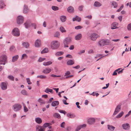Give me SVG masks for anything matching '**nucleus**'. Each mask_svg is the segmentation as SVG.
Segmentation results:
<instances>
[{"instance_id": "obj_1", "label": "nucleus", "mask_w": 131, "mask_h": 131, "mask_svg": "<svg viewBox=\"0 0 131 131\" xmlns=\"http://www.w3.org/2000/svg\"><path fill=\"white\" fill-rule=\"evenodd\" d=\"M60 44L59 42L56 40H54L51 42L50 46L52 49L55 50L59 47Z\"/></svg>"}, {"instance_id": "obj_2", "label": "nucleus", "mask_w": 131, "mask_h": 131, "mask_svg": "<svg viewBox=\"0 0 131 131\" xmlns=\"http://www.w3.org/2000/svg\"><path fill=\"white\" fill-rule=\"evenodd\" d=\"M72 41V38L70 37H66L63 41L64 47H68V45Z\"/></svg>"}, {"instance_id": "obj_3", "label": "nucleus", "mask_w": 131, "mask_h": 131, "mask_svg": "<svg viewBox=\"0 0 131 131\" xmlns=\"http://www.w3.org/2000/svg\"><path fill=\"white\" fill-rule=\"evenodd\" d=\"M90 37L91 40L95 41L97 38L100 37V36L97 34L93 33L90 34Z\"/></svg>"}, {"instance_id": "obj_4", "label": "nucleus", "mask_w": 131, "mask_h": 131, "mask_svg": "<svg viewBox=\"0 0 131 131\" xmlns=\"http://www.w3.org/2000/svg\"><path fill=\"white\" fill-rule=\"evenodd\" d=\"M109 41L107 39H102L100 41L99 43L100 46H103L108 44Z\"/></svg>"}, {"instance_id": "obj_5", "label": "nucleus", "mask_w": 131, "mask_h": 131, "mask_svg": "<svg viewBox=\"0 0 131 131\" xmlns=\"http://www.w3.org/2000/svg\"><path fill=\"white\" fill-rule=\"evenodd\" d=\"M13 107L14 111L17 112L19 111L21 109V106L19 104H16L13 106Z\"/></svg>"}, {"instance_id": "obj_6", "label": "nucleus", "mask_w": 131, "mask_h": 131, "mask_svg": "<svg viewBox=\"0 0 131 131\" xmlns=\"http://www.w3.org/2000/svg\"><path fill=\"white\" fill-rule=\"evenodd\" d=\"M12 34L14 36H19L20 35V32L18 29L17 28H14L12 31Z\"/></svg>"}, {"instance_id": "obj_7", "label": "nucleus", "mask_w": 131, "mask_h": 131, "mask_svg": "<svg viewBox=\"0 0 131 131\" xmlns=\"http://www.w3.org/2000/svg\"><path fill=\"white\" fill-rule=\"evenodd\" d=\"M24 17L21 16L19 15L18 16L17 19V23L18 24H22L24 21Z\"/></svg>"}, {"instance_id": "obj_8", "label": "nucleus", "mask_w": 131, "mask_h": 131, "mask_svg": "<svg viewBox=\"0 0 131 131\" xmlns=\"http://www.w3.org/2000/svg\"><path fill=\"white\" fill-rule=\"evenodd\" d=\"M6 56L5 55H3L1 56L0 58V64H3L5 65V62L6 60Z\"/></svg>"}, {"instance_id": "obj_9", "label": "nucleus", "mask_w": 131, "mask_h": 131, "mask_svg": "<svg viewBox=\"0 0 131 131\" xmlns=\"http://www.w3.org/2000/svg\"><path fill=\"white\" fill-rule=\"evenodd\" d=\"M1 89L3 90H6L7 89V85L5 82H1Z\"/></svg>"}, {"instance_id": "obj_10", "label": "nucleus", "mask_w": 131, "mask_h": 131, "mask_svg": "<svg viewBox=\"0 0 131 131\" xmlns=\"http://www.w3.org/2000/svg\"><path fill=\"white\" fill-rule=\"evenodd\" d=\"M95 119L94 118H89L88 121V123L91 125L93 124L95 122Z\"/></svg>"}, {"instance_id": "obj_11", "label": "nucleus", "mask_w": 131, "mask_h": 131, "mask_svg": "<svg viewBox=\"0 0 131 131\" xmlns=\"http://www.w3.org/2000/svg\"><path fill=\"white\" fill-rule=\"evenodd\" d=\"M121 107V104L118 105L115 108V115L118 113L120 111Z\"/></svg>"}, {"instance_id": "obj_12", "label": "nucleus", "mask_w": 131, "mask_h": 131, "mask_svg": "<svg viewBox=\"0 0 131 131\" xmlns=\"http://www.w3.org/2000/svg\"><path fill=\"white\" fill-rule=\"evenodd\" d=\"M122 127L125 130L128 129L130 127L129 124L128 123L123 124L122 125Z\"/></svg>"}, {"instance_id": "obj_13", "label": "nucleus", "mask_w": 131, "mask_h": 131, "mask_svg": "<svg viewBox=\"0 0 131 131\" xmlns=\"http://www.w3.org/2000/svg\"><path fill=\"white\" fill-rule=\"evenodd\" d=\"M68 12L69 13H73L74 11V9L73 7L70 6L67 9Z\"/></svg>"}, {"instance_id": "obj_14", "label": "nucleus", "mask_w": 131, "mask_h": 131, "mask_svg": "<svg viewBox=\"0 0 131 131\" xmlns=\"http://www.w3.org/2000/svg\"><path fill=\"white\" fill-rule=\"evenodd\" d=\"M22 45L24 47L26 48L29 47V43L26 42H23L22 43Z\"/></svg>"}, {"instance_id": "obj_15", "label": "nucleus", "mask_w": 131, "mask_h": 131, "mask_svg": "<svg viewBox=\"0 0 131 131\" xmlns=\"http://www.w3.org/2000/svg\"><path fill=\"white\" fill-rule=\"evenodd\" d=\"M41 45V43L40 40H37L35 42V46L36 47H39Z\"/></svg>"}, {"instance_id": "obj_16", "label": "nucleus", "mask_w": 131, "mask_h": 131, "mask_svg": "<svg viewBox=\"0 0 131 131\" xmlns=\"http://www.w3.org/2000/svg\"><path fill=\"white\" fill-rule=\"evenodd\" d=\"M36 131H44V129L42 126H36Z\"/></svg>"}, {"instance_id": "obj_17", "label": "nucleus", "mask_w": 131, "mask_h": 131, "mask_svg": "<svg viewBox=\"0 0 131 131\" xmlns=\"http://www.w3.org/2000/svg\"><path fill=\"white\" fill-rule=\"evenodd\" d=\"M72 20L73 21H76L78 22H80L81 20V18L78 16H76L75 17L73 18Z\"/></svg>"}, {"instance_id": "obj_18", "label": "nucleus", "mask_w": 131, "mask_h": 131, "mask_svg": "<svg viewBox=\"0 0 131 131\" xmlns=\"http://www.w3.org/2000/svg\"><path fill=\"white\" fill-rule=\"evenodd\" d=\"M28 10V6L26 5H24V7L23 12L24 14H26L27 13Z\"/></svg>"}, {"instance_id": "obj_19", "label": "nucleus", "mask_w": 131, "mask_h": 131, "mask_svg": "<svg viewBox=\"0 0 131 131\" xmlns=\"http://www.w3.org/2000/svg\"><path fill=\"white\" fill-rule=\"evenodd\" d=\"M35 121L36 122L39 124H41L42 122L41 119L40 117H37L35 118Z\"/></svg>"}, {"instance_id": "obj_20", "label": "nucleus", "mask_w": 131, "mask_h": 131, "mask_svg": "<svg viewBox=\"0 0 131 131\" xmlns=\"http://www.w3.org/2000/svg\"><path fill=\"white\" fill-rule=\"evenodd\" d=\"M59 104V102L58 101H54L51 104V105L53 107H55L58 105Z\"/></svg>"}, {"instance_id": "obj_21", "label": "nucleus", "mask_w": 131, "mask_h": 131, "mask_svg": "<svg viewBox=\"0 0 131 131\" xmlns=\"http://www.w3.org/2000/svg\"><path fill=\"white\" fill-rule=\"evenodd\" d=\"M51 69H50L46 68L43 71V72L45 74L49 73L51 72Z\"/></svg>"}, {"instance_id": "obj_22", "label": "nucleus", "mask_w": 131, "mask_h": 131, "mask_svg": "<svg viewBox=\"0 0 131 131\" xmlns=\"http://www.w3.org/2000/svg\"><path fill=\"white\" fill-rule=\"evenodd\" d=\"M82 37V35L81 34H79L75 37V39L77 40H80Z\"/></svg>"}, {"instance_id": "obj_23", "label": "nucleus", "mask_w": 131, "mask_h": 131, "mask_svg": "<svg viewBox=\"0 0 131 131\" xmlns=\"http://www.w3.org/2000/svg\"><path fill=\"white\" fill-rule=\"evenodd\" d=\"M102 5V4L99 2L95 1L94 4V6L95 7H99Z\"/></svg>"}, {"instance_id": "obj_24", "label": "nucleus", "mask_w": 131, "mask_h": 131, "mask_svg": "<svg viewBox=\"0 0 131 131\" xmlns=\"http://www.w3.org/2000/svg\"><path fill=\"white\" fill-rule=\"evenodd\" d=\"M45 92L47 93H49V92H50L51 94H53V91L52 90L49 88L46 89L45 90Z\"/></svg>"}, {"instance_id": "obj_25", "label": "nucleus", "mask_w": 131, "mask_h": 131, "mask_svg": "<svg viewBox=\"0 0 131 131\" xmlns=\"http://www.w3.org/2000/svg\"><path fill=\"white\" fill-rule=\"evenodd\" d=\"M108 129L111 131H113L115 129V127L112 125H108Z\"/></svg>"}, {"instance_id": "obj_26", "label": "nucleus", "mask_w": 131, "mask_h": 131, "mask_svg": "<svg viewBox=\"0 0 131 131\" xmlns=\"http://www.w3.org/2000/svg\"><path fill=\"white\" fill-rule=\"evenodd\" d=\"M124 113L123 111L121 112L118 115L116 116V117L117 118H121L124 114Z\"/></svg>"}, {"instance_id": "obj_27", "label": "nucleus", "mask_w": 131, "mask_h": 131, "mask_svg": "<svg viewBox=\"0 0 131 131\" xmlns=\"http://www.w3.org/2000/svg\"><path fill=\"white\" fill-rule=\"evenodd\" d=\"M60 19L62 22H64L66 20V17L65 16H62L60 17Z\"/></svg>"}, {"instance_id": "obj_28", "label": "nucleus", "mask_w": 131, "mask_h": 131, "mask_svg": "<svg viewBox=\"0 0 131 131\" xmlns=\"http://www.w3.org/2000/svg\"><path fill=\"white\" fill-rule=\"evenodd\" d=\"M63 53L64 52L63 51H58L56 52L55 54L56 56H59L63 55Z\"/></svg>"}, {"instance_id": "obj_29", "label": "nucleus", "mask_w": 131, "mask_h": 131, "mask_svg": "<svg viewBox=\"0 0 131 131\" xmlns=\"http://www.w3.org/2000/svg\"><path fill=\"white\" fill-rule=\"evenodd\" d=\"M19 57L18 55L12 57V61L13 62H14L17 60Z\"/></svg>"}, {"instance_id": "obj_30", "label": "nucleus", "mask_w": 131, "mask_h": 131, "mask_svg": "<svg viewBox=\"0 0 131 131\" xmlns=\"http://www.w3.org/2000/svg\"><path fill=\"white\" fill-rule=\"evenodd\" d=\"M25 27L26 28H28L30 26V22H27L24 23Z\"/></svg>"}, {"instance_id": "obj_31", "label": "nucleus", "mask_w": 131, "mask_h": 131, "mask_svg": "<svg viewBox=\"0 0 131 131\" xmlns=\"http://www.w3.org/2000/svg\"><path fill=\"white\" fill-rule=\"evenodd\" d=\"M54 117L57 118L58 119L61 118V116L58 113H55L53 115Z\"/></svg>"}, {"instance_id": "obj_32", "label": "nucleus", "mask_w": 131, "mask_h": 131, "mask_svg": "<svg viewBox=\"0 0 131 131\" xmlns=\"http://www.w3.org/2000/svg\"><path fill=\"white\" fill-rule=\"evenodd\" d=\"M5 6V5L4 4L3 1H0V8L3 9Z\"/></svg>"}, {"instance_id": "obj_33", "label": "nucleus", "mask_w": 131, "mask_h": 131, "mask_svg": "<svg viewBox=\"0 0 131 131\" xmlns=\"http://www.w3.org/2000/svg\"><path fill=\"white\" fill-rule=\"evenodd\" d=\"M67 63L68 65H72L74 64V62L73 60H70L67 61Z\"/></svg>"}, {"instance_id": "obj_34", "label": "nucleus", "mask_w": 131, "mask_h": 131, "mask_svg": "<svg viewBox=\"0 0 131 131\" xmlns=\"http://www.w3.org/2000/svg\"><path fill=\"white\" fill-rule=\"evenodd\" d=\"M48 52V49L47 48H46L43 49L41 52V54L46 53Z\"/></svg>"}, {"instance_id": "obj_35", "label": "nucleus", "mask_w": 131, "mask_h": 131, "mask_svg": "<svg viewBox=\"0 0 131 131\" xmlns=\"http://www.w3.org/2000/svg\"><path fill=\"white\" fill-rule=\"evenodd\" d=\"M10 51L13 52H14L15 51L16 49L13 46H11L9 48Z\"/></svg>"}, {"instance_id": "obj_36", "label": "nucleus", "mask_w": 131, "mask_h": 131, "mask_svg": "<svg viewBox=\"0 0 131 131\" xmlns=\"http://www.w3.org/2000/svg\"><path fill=\"white\" fill-rule=\"evenodd\" d=\"M52 62L51 61H48L46 62H44L43 65L45 66H48L52 64Z\"/></svg>"}, {"instance_id": "obj_37", "label": "nucleus", "mask_w": 131, "mask_h": 131, "mask_svg": "<svg viewBox=\"0 0 131 131\" xmlns=\"http://www.w3.org/2000/svg\"><path fill=\"white\" fill-rule=\"evenodd\" d=\"M51 123H45L43 125V126H42L43 127V128L44 129L45 128H46L47 127H48L50 125H51Z\"/></svg>"}, {"instance_id": "obj_38", "label": "nucleus", "mask_w": 131, "mask_h": 131, "mask_svg": "<svg viewBox=\"0 0 131 131\" xmlns=\"http://www.w3.org/2000/svg\"><path fill=\"white\" fill-rule=\"evenodd\" d=\"M21 93L24 95H28L27 92L25 90H22L21 91Z\"/></svg>"}, {"instance_id": "obj_39", "label": "nucleus", "mask_w": 131, "mask_h": 131, "mask_svg": "<svg viewBox=\"0 0 131 131\" xmlns=\"http://www.w3.org/2000/svg\"><path fill=\"white\" fill-rule=\"evenodd\" d=\"M67 116L68 117L71 118H73L75 117V115L74 114H68Z\"/></svg>"}, {"instance_id": "obj_40", "label": "nucleus", "mask_w": 131, "mask_h": 131, "mask_svg": "<svg viewBox=\"0 0 131 131\" xmlns=\"http://www.w3.org/2000/svg\"><path fill=\"white\" fill-rule=\"evenodd\" d=\"M51 9L53 10L56 11L59 10L58 7L56 6H52L51 7Z\"/></svg>"}, {"instance_id": "obj_41", "label": "nucleus", "mask_w": 131, "mask_h": 131, "mask_svg": "<svg viewBox=\"0 0 131 131\" xmlns=\"http://www.w3.org/2000/svg\"><path fill=\"white\" fill-rule=\"evenodd\" d=\"M7 77L8 79L14 81V78L12 75H9Z\"/></svg>"}, {"instance_id": "obj_42", "label": "nucleus", "mask_w": 131, "mask_h": 131, "mask_svg": "<svg viewBox=\"0 0 131 131\" xmlns=\"http://www.w3.org/2000/svg\"><path fill=\"white\" fill-rule=\"evenodd\" d=\"M60 30L62 33L65 32L66 31V30L63 27H60Z\"/></svg>"}, {"instance_id": "obj_43", "label": "nucleus", "mask_w": 131, "mask_h": 131, "mask_svg": "<svg viewBox=\"0 0 131 131\" xmlns=\"http://www.w3.org/2000/svg\"><path fill=\"white\" fill-rule=\"evenodd\" d=\"M60 36V34L59 32H56L54 34V36L55 37H59Z\"/></svg>"}, {"instance_id": "obj_44", "label": "nucleus", "mask_w": 131, "mask_h": 131, "mask_svg": "<svg viewBox=\"0 0 131 131\" xmlns=\"http://www.w3.org/2000/svg\"><path fill=\"white\" fill-rule=\"evenodd\" d=\"M46 76L44 75H38L37 76V78H40L42 79H45L46 78Z\"/></svg>"}, {"instance_id": "obj_45", "label": "nucleus", "mask_w": 131, "mask_h": 131, "mask_svg": "<svg viewBox=\"0 0 131 131\" xmlns=\"http://www.w3.org/2000/svg\"><path fill=\"white\" fill-rule=\"evenodd\" d=\"M46 59V58H42L40 57L38 59V61L40 62H41L44 61V60Z\"/></svg>"}, {"instance_id": "obj_46", "label": "nucleus", "mask_w": 131, "mask_h": 131, "mask_svg": "<svg viewBox=\"0 0 131 131\" xmlns=\"http://www.w3.org/2000/svg\"><path fill=\"white\" fill-rule=\"evenodd\" d=\"M38 101L42 104H44L45 103V101L41 98H39L38 100Z\"/></svg>"}, {"instance_id": "obj_47", "label": "nucleus", "mask_w": 131, "mask_h": 131, "mask_svg": "<svg viewBox=\"0 0 131 131\" xmlns=\"http://www.w3.org/2000/svg\"><path fill=\"white\" fill-rule=\"evenodd\" d=\"M83 27L79 25L75 27V28L76 29L78 30L82 28Z\"/></svg>"}, {"instance_id": "obj_48", "label": "nucleus", "mask_w": 131, "mask_h": 131, "mask_svg": "<svg viewBox=\"0 0 131 131\" xmlns=\"http://www.w3.org/2000/svg\"><path fill=\"white\" fill-rule=\"evenodd\" d=\"M127 29L129 30H131V23L129 24L127 26Z\"/></svg>"}, {"instance_id": "obj_49", "label": "nucleus", "mask_w": 131, "mask_h": 131, "mask_svg": "<svg viewBox=\"0 0 131 131\" xmlns=\"http://www.w3.org/2000/svg\"><path fill=\"white\" fill-rule=\"evenodd\" d=\"M71 74V72L70 71H67L65 73L64 76H68Z\"/></svg>"}, {"instance_id": "obj_50", "label": "nucleus", "mask_w": 131, "mask_h": 131, "mask_svg": "<svg viewBox=\"0 0 131 131\" xmlns=\"http://www.w3.org/2000/svg\"><path fill=\"white\" fill-rule=\"evenodd\" d=\"M85 52V50H81V51H79L78 52V54L80 55L83 53H84Z\"/></svg>"}, {"instance_id": "obj_51", "label": "nucleus", "mask_w": 131, "mask_h": 131, "mask_svg": "<svg viewBox=\"0 0 131 131\" xmlns=\"http://www.w3.org/2000/svg\"><path fill=\"white\" fill-rule=\"evenodd\" d=\"M25 57H26V58L27 57V56L26 54H24L22 55L21 59H24Z\"/></svg>"}, {"instance_id": "obj_52", "label": "nucleus", "mask_w": 131, "mask_h": 131, "mask_svg": "<svg viewBox=\"0 0 131 131\" xmlns=\"http://www.w3.org/2000/svg\"><path fill=\"white\" fill-rule=\"evenodd\" d=\"M84 22L85 24L87 25H89L90 24V21L88 20H85Z\"/></svg>"}, {"instance_id": "obj_53", "label": "nucleus", "mask_w": 131, "mask_h": 131, "mask_svg": "<svg viewBox=\"0 0 131 131\" xmlns=\"http://www.w3.org/2000/svg\"><path fill=\"white\" fill-rule=\"evenodd\" d=\"M26 79L28 84L30 85L31 84V83L30 82V80L29 78H27Z\"/></svg>"}, {"instance_id": "obj_54", "label": "nucleus", "mask_w": 131, "mask_h": 131, "mask_svg": "<svg viewBox=\"0 0 131 131\" xmlns=\"http://www.w3.org/2000/svg\"><path fill=\"white\" fill-rule=\"evenodd\" d=\"M123 5H122L119 8V9H118L117 11L116 12H119L123 8Z\"/></svg>"}, {"instance_id": "obj_55", "label": "nucleus", "mask_w": 131, "mask_h": 131, "mask_svg": "<svg viewBox=\"0 0 131 131\" xmlns=\"http://www.w3.org/2000/svg\"><path fill=\"white\" fill-rule=\"evenodd\" d=\"M28 110L25 106H24V111L25 112H26L28 111Z\"/></svg>"}, {"instance_id": "obj_56", "label": "nucleus", "mask_w": 131, "mask_h": 131, "mask_svg": "<svg viewBox=\"0 0 131 131\" xmlns=\"http://www.w3.org/2000/svg\"><path fill=\"white\" fill-rule=\"evenodd\" d=\"M32 26L34 27L35 29H36V25L35 23H33L31 24Z\"/></svg>"}, {"instance_id": "obj_57", "label": "nucleus", "mask_w": 131, "mask_h": 131, "mask_svg": "<svg viewBox=\"0 0 131 131\" xmlns=\"http://www.w3.org/2000/svg\"><path fill=\"white\" fill-rule=\"evenodd\" d=\"M65 124V123L64 122H62L60 125V126L61 127L64 128V125Z\"/></svg>"}, {"instance_id": "obj_58", "label": "nucleus", "mask_w": 131, "mask_h": 131, "mask_svg": "<svg viewBox=\"0 0 131 131\" xmlns=\"http://www.w3.org/2000/svg\"><path fill=\"white\" fill-rule=\"evenodd\" d=\"M111 29H115V23L114 22H113L111 25Z\"/></svg>"}, {"instance_id": "obj_59", "label": "nucleus", "mask_w": 131, "mask_h": 131, "mask_svg": "<svg viewBox=\"0 0 131 131\" xmlns=\"http://www.w3.org/2000/svg\"><path fill=\"white\" fill-rule=\"evenodd\" d=\"M81 127L80 126H78L76 129L75 131H79L81 129Z\"/></svg>"}, {"instance_id": "obj_60", "label": "nucleus", "mask_w": 131, "mask_h": 131, "mask_svg": "<svg viewBox=\"0 0 131 131\" xmlns=\"http://www.w3.org/2000/svg\"><path fill=\"white\" fill-rule=\"evenodd\" d=\"M86 125L85 124H84L82 125H80L81 128H83L84 127H85L86 126Z\"/></svg>"}, {"instance_id": "obj_61", "label": "nucleus", "mask_w": 131, "mask_h": 131, "mask_svg": "<svg viewBox=\"0 0 131 131\" xmlns=\"http://www.w3.org/2000/svg\"><path fill=\"white\" fill-rule=\"evenodd\" d=\"M74 48V47L73 45H71L69 48V49L70 50H73Z\"/></svg>"}, {"instance_id": "obj_62", "label": "nucleus", "mask_w": 131, "mask_h": 131, "mask_svg": "<svg viewBox=\"0 0 131 131\" xmlns=\"http://www.w3.org/2000/svg\"><path fill=\"white\" fill-rule=\"evenodd\" d=\"M83 6L82 5L80 6L79 7V9L80 11H82V10Z\"/></svg>"}, {"instance_id": "obj_63", "label": "nucleus", "mask_w": 131, "mask_h": 131, "mask_svg": "<svg viewBox=\"0 0 131 131\" xmlns=\"http://www.w3.org/2000/svg\"><path fill=\"white\" fill-rule=\"evenodd\" d=\"M66 57H68L69 58H72V57L71 55L70 54H68L66 55Z\"/></svg>"}, {"instance_id": "obj_64", "label": "nucleus", "mask_w": 131, "mask_h": 131, "mask_svg": "<svg viewBox=\"0 0 131 131\" xmlns=\"http://www.w3.org/2000/svg\"><path fill=\"white\" fill-rule=\"evenodd\" d=\"M85 17L88 18L89 19H91L92 18V16L91 15H89L86 16Z\"/></svg>"}]
</instances>
